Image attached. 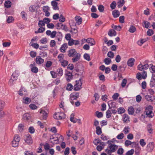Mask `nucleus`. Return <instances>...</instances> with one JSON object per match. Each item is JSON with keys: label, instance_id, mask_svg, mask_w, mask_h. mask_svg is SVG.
Wrapping results in <instances>:
<instances>
[{"label": "nucleus", "instance_id": "nucleus-38", "mask_svg": "<svg viewBox=\"0 0 155 155\" xmlns=\"http://www.w3.org/2000/svg\"><path fill=\"white\" fill-rule=\"evenodd\" d=\"M73 85L71 84L70 83H68L67 85L66 86V90L71 91L73 89Z\"/></svg>", "mask_w": 155, "mask_h": 155}, {"label": "nucleus", "instance_id": "nucleus-30", "mask_svg": "<svg viewBox=\"0 0 155 155\" xmlns=\"http://www.w3.org/2000/svg\"><path fill=\"white\" fill-rule=\"evenodd\" d=\"M45 28H43L41 27H40L39 28L37 31H35V33L36 34H37L38 33H43L45 30Z\"/></svg>", "mask_w": 155, "mask_h": 155}, {"label": "nucleus", "instance_id": "nucleus-32", "mask_svg": "<svg viewBox=\"0 0 155 155\" xmlns=\"http://www.w3.org/2000/svg\"><path fill=\"white\" fill-rule=\"evenodd\" d=\"M87 42L90 43L91 46L95 44V42L93 39L91 38H88L87 40Z\"/></svg>", "mask_w": 155, "mask_h": 155}, {"label": "nucleus", "instance_id": "nucleus-62", "mask_svg": "<svg viewBox=\"0 0 155 155\" xmlns=\"http://www.w3.org/2000/svg\"><path fill=\"white\" fill-rule=\"evenodd\" d=\"M142 78L143 79H145L147 77V73L145 71H143L142 72Z\"/></svg>", "mask_w": 155, "mask_h": 155}, {"label": "nucleus", "instance_id": "nucleus-4", "mask_svg": "<svg viewBox=\"0 0 155 155\" xmlns=\"http://www.w3.org/2000/svg\"><path fill=\"white\" fill-rule=\"evenodd\" d=\"M53 117L55 119H62L65 118V115L64 113L62 112H58L55 113Z\"/></svg>", "mask_w": 155, "mask_h": 155}, {"label": "nucleus", "instance_id": "nucleus-46", "mask_svg": "<svg viewBox=\"0 0 155 155\" xmlns=\"http://www.w3.org/2000/svg\"><path fill=\"white\" fill-rule=\"evenodd\" d=\"M59 21H60L61 22H63L65 21V18L64 17L63 15L62 14H61L60 17H59Z\"/></svg>", "mask_w": 155, "mask_h": 155}, {"label": "nucleus", "instance_id": "nucleus-6", "mask_svg": "<svg viewBox=\"0 0 155 155\" xmlns=\"http://www.w3.org/2000/svg\"><path fill=\"white\" fill-rule=\"evenodd\" d=\"M25 141L27 144L29 145L31 144L32 143L33 140L30 134H28L26 135Z\"/></svg>", "mask_w": 155, "mask_h": 155}, {"label": "nucleus", "instance_id": "nucleus-14", "mask_svg": "<svg viewBox=\"0 0 155 155\" xmlns=\"http://www.w3.org/2000/svg\"><path fill=\"white\" fill-rule=\"evenodd\" d=\"M79 96L78 93H72L70 95V98L71 100H76L78 97Z\"/></svg>", "mask_w": 155, "mask_h": 155}, {"label": "nucleus", "instance_id": "nucleus-21", "mask_svg": "<svg viewBox=\"0 0 155 155\" xmlns=\"http://www.w3.org/2000/svg\"><path fill=\"white\" fill-rule=\"evenodd\" d=\"M66 79L67 81H70L72 78V74L71 73L69 72L65 74Z\"/></svg>", "mask_w": 155, "mask_h": 155}, {"label": "nucleus", "instance_id": "nucleus-35", "mask_svg": "<svg viewBox=\"0 0 155 155\" xmlns=\"http://www.w3.org/2000/svg\"><path fill=\"white\" fill-rule=\"evenodd\" d=\"M11 2L9 1H6L4 4L5 6L7 8H10L11 5Z\"/></svg>", "mask_w": 155, "mask_h": 155}, {"label": "nucleus", "instance_id": "nucleus-8", "mask_svg": "<svg viewBox=\"0 0 155 155\" xmlns=\"http://www.w3.org/2000/svg\"><path fill=\"white\" fill-rule=\"evenodd\" d=\"M77 53V51L74 49H70L68 51V55L69 57H73Z\"/></svg>", "mask_w": 155, "mask_h": 155}, {"label": "nucleus", "instance_id": "nucleus-34", "mask_svg": "<svg viewBox=\"0 0 155 155\" xmlns=\"http://www.w3.org/2000/svg\"><path fill=\"white\" fill-rule=\"evenodd\" d=\"M104 62L106 64L109 65L111 62V61L110 58H107L104 60Z\"/></svg>", "mask_w": 155, "mask_h": 155}, {"label": "nucleus", "instance_id": "nucleus-27", "mask_svg": "<svg viewBox=\"0 0 155 155\" xmlns=\"http://www.w3.org/2000/svg\"><path fill=\"white\" fill-rule=\"evenodd\" d=\"M116 32L114 30H110L108 32V35L110 37L116 36Z\"/></svg>", "mask_w": 155, "mask_h": 155}, {"label": "nucleus", "instance_id": "nucleus-41", "mask_svg": "<svg viewBox=\"0 0 155 155\" xmlns=\"http://www.w3.org/2000/svg\"><path fill=\"white\" fill-rule=\"evenodd\" d=\"M118 113L119 114H122L125 112V110L123 107H120L118 109Z\"/></svg>", "mask_w": 155, "mask_h": 155}, {"label": "nucleus", "instance_id": "nucleus-58", "mask_svg": "<svg viewBox=\"0 0 155 155\" xmlns=\"http://www.w3.org/2000/svg\"><path fill=\"white\" fill-rule=\"evenodd\" d=\"M136 77L138 80H140L142 78V74L140 72H138L137 73Z\"/></svg>", "mask_w": 155, "mask_h": 155}, {"label": "nucleus", "instance_id": "nucleus-10", "mask_svg": "<svg viewBox=\"0 0 155 155\" xmlns=\"http://www.w3.org/2000/svg\"><path fill=\"white\" fill-rule=\"evenodd\" d=\"M44 61V59L42 58L40 56H37L36 58L35 61L36 63L38 64H43Z\"/></svg>", "mask_w": 155, "mask_h": 155}, {"label": "nucleus", "instance_id": "nucleus-43", "mask_svg": "<svg viewBox=\"0 0 155 155\" xmlns=\"http://www.w3.org/2000/svg\"><path fill=\"white\" fill-rule=\"evenodd\" d=\"M64 57V55L63 54H60L58 56V58L59 59V61L60 62L63 60Z\"/></svg>", "mask_w": 155, "mask_h": 155}, {"label": "nucleus", "instance_id": "nucleus-61", "mask_svg": "<svg viewBox=\"0 0 155 155\" xmlns=\"http://www.w3.org/2000/svg\"><path fill=\"white\" fill-rule=\"evenodd\" d=\"M71 150L74 155L77 153V151L76 150V148L74 147H72L71 148Z\"/></svg>", "mask_w": 155, "mask_h": 155}, {"label": "nucleus", "instance_id": "nucleus-47", "mask_svg": "<svg viewBox=\"0 0 155 155\" xmlns=\"http://www.w3.org/2000/svg\"><path fill=\"white\" fill-rule=\"evenodd\" d=\"M104 7L102 5H100L98 7V9L100 12H104Z\"/></svg>", "mask_w": 155, "mask_h": 155}, {"label": "nucleus", "instance_id": "nucleus-24", "mask_svg": "<svg viewBox=\"0 0 155 155\" xmlns=\"http://www.w3.org/2000/svg\"><path fill=\"white\" fill-rule=\"evenodd\" d=\"M57 74L60 77H61L63 74V71L62 68H58L57 71Z\"/></svg>", "mask_w": 155, "mask_h": 155}, {"label": "nucleus", "instance_id": "nucleus-2", "mask_svg": "<svg viewBox=\"0 0 155 155\" xmlns=\"http://www.w3.org/2000/svg\"><path fill=\"white\" fill-rule=\"evenodd\" d=\"M76 84L74 86V90L75 91H78L80 90L81 88V86L82 83V79L81 78L79 79V80L76 81Z\"/></svg>", "mask_w": 155, "mask_h": 155}, {"label": "nucleus", "instance_id": "nucleus-12", "mask_svg": "<svg viewBox=\"0 0 155 155\" xmlns=\"http://www.w3.org/2000/svg\"><path fill=\"white\" fill-rule=\"evenodd\" d=\"M51 5L52 6V8L54 10H58L59 9L58 5V3L55 1H52L51 2Z\"/></svg>", "mask_w": 155, "mask_h": 155}, {"label": "nucleus", "instance_id": "nucleus-7", "mask_svg": "<svg viewBox=\"0 0 155 155\" xmlns=\"http://www.w3.org/2000/svg\"><path fill=\"white\" fill-rule=\"evenodd\" d=\"M81 56V54L79 53H77L72 57V62L74 63L78 61L80 58Z\"/></svg>", "mask_w": 155, "mask_h": 155}, {"label": "nucleus", "instance_id": "nucleus-25", "mask_svg": "<svg viewBox=\"0 0 155 155\" xmlns=\"http://www.w3.org/2000/svg\"><path fill=\"white\" fill-rule=\"evenodd\" d=\"M75 20L77 23L78 25L81 24L82 23V18L80 16H76L75 18Z\"/></svg>", "mask_w": 155, "mask_h": 155}, {"label": "nucleus", "instance_id": "nucleus-5", "mask_svg": "<svg viewBox=\"0 0 155 155\" xmlns=\"http://www.w3.org/2000/svg\"><path fill=\"white\" fill-rule=\"evenodd\" d=\"M149 67V65L147 63L143 65L142 64H140L138 65L137 67L138 69L140 71L147 70Z\"/></svg>", "mask_w": 155, "mask_h": 155}, {"label": "nucleus", "instance_id": "nucleus-42", "mask_svg": "<svg viewBox=\"0 0 155 155\" xmlns=\"http://www.w3.org/2000/svg\"><path fill=\"white\" fill-rule=\"evenodd\" d=\"M118 3V7L120 8L122 6L124 3V0H119Z\"/></svg>", "mask_w": 155, "mask_h": 155}, {"label": "nucleus", "instance_id": "nucleus-55", "mask_svg": "<svg viewBox=\"0 0 155 155\" xmlns=\"http://www.w3.org/2000/svg\"><path fill=\"white\" fill-rule=\"evenodd\" d=\"M142 97L140 95H137L136 97V100L137 102H140L141 100Z\"/></svg>", "mask_w": 155, "mask_h": 155}, {"label": "nucleus", "instance_id": "nucleus-57", "mask_svg": "<svg viewBox=\"0 0 155 155\" xmlns=\"http://www.w3.org/2000/svg\"><path fill=\"white\" fill-rule=\"evenodd\" d=\"M146 40L145 39H141L140 41H138L137 42L138 45L140 46H141L144 43Z\"/></svg>", "mask_w": 155, "mask_h": 155}, {"label": "nucleus", "instance_id": "nucleus-1", "mask_svg": "<svg viewBox=\"0 0 155 155\" xmlns=\"http://www.w3.org/2000/svg\"><path fill=\"white\" fill-rule=\"evenodd\" d=\"M152 107L151 106H149L146 108L144 112L147 116L146 117H148L150 118H152L154 116V114L152 111Z\"/></svg>", "mask_w": 155, "mask_h": 155}, {"label": "nucleus", "instance_id": "nucleus-23", "mask_svg": "<svg viewBox=\"0 0 155 155\" xmlns=\"http://www.w3.org/2000/svg\"><path fill=\"white\" fill-rule=\"evenodd\" d=\"M120 14L118 10H115L112 12V15L113 17L115 18L119 17Z\"/></svg>", "mask_w": 155, "mask_h": 155}, {"label": "nucleus", "instance_id": "nucleus-31", "mask_svg": "<svg viewBox=\"0 0 155 155\" xmlns=\"http://www.w3.org/2000/svg\"><path fill=\"white\" fill-rule=\"evenodd\" d=\"M23 102L26 104H28L31 102V99L29 97H27L25 99L23 98Z\"/></svg>", "mask_w": 155, "mask_h": 155}, {"label": "nucleus", "instance_id": "nucleus-64", "mask_svg": "<svg viewBox=\"0 0 155 155\" xmlns=\"http://www.w3.org/2000/svg\"><path fill=\"white\" fill-rule=\"evenodd\" d=\"M134 153V150L132 149L127 152V155H132Z\"/></svg>", "mask_w": 155, "mask_h": 155}, {"label": "nucleus", "instance_id": "nucleus-40", "mask_svg": "<svg viewBox=\"0 0 155 155\" xmlns=\"http://www.w3.org/2000/svg\"><path fill=\"white\" fill-rule=\"evenodd\" d=\"M96 134L98 135L101 134L102 133L101 128L100 127H96Z\"/></svg>", "mask_w": 155, "mask_h": 155}, {"label": "nucleus", "instance_id": "nucleus-39", "mask_svg": "<svg viewBox=\"0 0 155 155\" xmlns=\"http://www.w3.org/2000/svg\"><path fill=\"white\" fill-rule=\"evenodd\" d=\"M4 102L2 101H0V112H2V114L3 113V112L2 111V110L3 107H4Z\"/></svg>", "mask_w": 155, "mask_h": 155}, {"label": "nucleus", "instance_id": "nucleus-11", "mask_svg": "<svg viewBox=\"0 0 155 155\" xmlns=\"http://www.w3.org/2000/svg\"><path fill=\"white\" fill-rule=\"evenodd\" d=\"M48 111L47 110L45 111L42 110H41L40 113L42 114V118L44 120H46L48 117Z\"/></svg>", "mask_w": 155, "mask_h": 155}, {"label": "nucleus", "instance_id": "nucleus-51", "mask_svg": "<svg viewBox=\"0 0 155 155\" xmlns=\"http://www.w3.org/2000/svg\"><path fill=\"white\" fill-rule=\"evenodd\" d=\"M111 115V113L110 110H108L106 112V117L107 118H110Z\"/></svg>", "mask_w": 155, "mask_h": 155}, {"label": "nucleus", "instance_id": "nucleus-22", "mask_svg": "<svg viewBox=\"0 0 155 155\" xmlns=\"http://www.w3.org/2000/svg\"><path fill=\"white\" fill-rule=\"evenodd\" d=\"M150 65H151L150 68V72L152 73V76L155 77V66H153L152 64H150Z\"/></svg>", "mask_w": 155, "mask_h": 155}, {"label": "nucleus", "instance_id": "nucleus-15", "mask_svg": "<svg viewBox=\"0 0 155 155\" xmlns=\"http://www.w3.org/2000/svg\"><path fill=\"white\" fill-rule=\"evenodd\" d=\"M31 118V115L27 113L24 114L23 116V119L24 121H28L30 120Z\"/></svg>", "mask_w": 155, "mask_h": 155}, {"label": "nucleus", "instance_id": "nucleus-59", "mask_svg": "<svg viewBox=\"0 0 155 155\" xmlns=\"http://www.w3.org/2000/svg\"><path fill=\"white\" fill-rule=\"evenodd\" d=\"M56 44L55 41L54 40H51L50 43V45L51 48L54 47Z\"/></svg>", "mask_w": 155, "mask_h": 155}, {"label": "nucleus", "instance_id": "nucleus-13", "mask_svg": "<svg viewBox=\"0 0 155 155\" xmlns=\"http://www.w3.org/2000/svg\"><path fill=\"white\" fill-rule=\"evenodd\" d=\"M145 99L148 101L152 102L155 99L154 96L151 95H147L145 96Z\"/></svg>", "mask_w": 155, "mask_h": 155}, {"label": "nucleus", "instance_id": "nucleus-49", "mask_svg": "<svg viewBox=\"0 0 155 155\" xmlns=\"http://www.w3.org/2000/svg\"><path fill=\"white\" fill-rule=\"evenodd\" d=\"M116 7V2L115 1H113L110 5V7L112 9L115 8Z\"/></svg>", "mask_w": 155, "mask_h": 155}, {"label": "nucleus", "instance_id": "nucleus-60", "mask_svg": "<svg viewBox=\"0 0 155 155\" xmlns=\"http://www.w3.org/2000/svg\"><path fill=\"white\" fill-rule=\"evenodd\" d=\"M63 25V24L61 23H58L56 25V26L57 27V29H59L60 28H62Z\"/></svg>", "mask_w": 155, "mask_h": 155}, {"label": "nucleus", "instance_id": "nucleus-19", "mask_svg": "<svg viewBox=\"0 0 155 155\" xmlns=\"http://www.w3.org/2000/svg\"><path fill=\"white\" fill-rule=\"evenodd\" d=\"M150 86L152 87L155 86V77L152 76L150 83Z\"/></svg>", "mask_w": 155, "mask_h": 155}, {"label": "nucleus", "instance_id": "nucleus-53", "mask_svg": "<svg viewBox=\"0 0 155 155\" xmlns=\"http://www.w3.org/2000/svg\"><path fill=\"white\" fill-rule=\"evenodd\" d=\"M38 25L39 27H42L45 25V23L43 20H40L39 21Z\"/></svg>", "mask_w": 155, "mask_h": 155}, {"label": "nucleus", "instance_id": "nucleus-50", "mask_svg": "<svg viewBox=\"0 0 155 155\" xmlns=\"http://www.w3.org/2000/svg\"><path fill=\"white\" fill-rule=\"evenodd\" d=\"M60 62L61 64V65L64 67L66 66L68 64V62L66 60H63Z\"/></svg>", "mask_w": 155, "mask_h": 155}, {"label": "nucleus", "instance_id": "nucleus-20", "mask_svg": "<svg viewBox=\"0 0 155 155\" xmlns=\"http://www.w3.org/2000/svg\"><path fill=\"white\" fill-rule=\"evenodd\" d=\"M68 47L67 44V43L64 44L61 47L60 50L61 52L64 53L65 52V50H66Z\"/></svg>", "mask_w": 155, "mask_h": 155}, {"label": "nucleus", "instance_id": "nucleus-56", "mask_svg": "<svg viewBox=\"0 0 155 155\" xmlns=\"http://www.w3.org/2000/svg\"><path fill=\"white\" fill-rule=\"evenodd\" d=\"M28 131L31 134H33L35 131V130L33 127H30L28 128Z\"/></svg>", "mask_w": 155, "mask_h": 155}, {"label": "nucleus", "instance_id": "nucleus-52", "mask_svg": "<svg viewBox=\"0 0 155 155\" xmlns=\"http://www.w3.org/2000/svg\"><path fill=\"white\" fill-rule=\"evenodd\" d=\"M84 57L85 60L88 61L90 60V57L88 54L85 53L84 55Z\"/></svg>", "mask_w": 155, "mask_h": 155}, {"label": "nucleus", "instance_id": "nucleus-54", "mask_svg": "<svg viewBox=\"0 0 155 155\" xmlns=\"http://www.w3.org/2000/svg\"><path fill=\"white\" fill-rule=\"evenodd\" d=\"M101 142V140L99 139H94L93 141L94 144L96 145H97L98 144L100 143Z\"/></svg>", "mask_w": 155, "mask_h": 155}, {"label": "nucleus", "instance_id": "nucleus-26", "mask_svg": "<svg viewBox=\"0 0 155 155\" xmlns=\"http://www.w3.org/2000/svg\"><path fill=\"white\" fill-rule=\"evenodd\" d=\"M74 115L73 114H71V117H70V120L71 122H73L74 123H76L77 121H78V123H80V120H78L74 118Z\"/></svg>", "mask_w": 155, "mask_h": 155}, {"label": "nucleus", "instance_id": "nucleus-63", "mask_svg": "<svg viewBox=\"0 0 155 155\" xmlns=\"http://www.w3.org/2000/svg\"><path fill=\"white\" fill-rule=\"evenodd\" d=\"M119 94L117 93H115L112 96V98L114 100H116L119 97Z\"/></svg>", "mask_w": 155, "mask_h": 155}, {"label": "nucleus", "instance_id": "nucleus-3", "mask_svg": "<svg viewBox=\"0 0 155 155\" xmlns=\"http://www.w3.org/2000/svg\"><path fill=\"white\" fill-rule=\"evenodd\" d=\"M20 140V137L18 135L15 136L14 139L12 141V146L15 147H18V146L19 142Z\"/></svg>", "mask_w": 155, "mask_h": 155}, {"label": "nucleus", "instance_id": "nucleus-9", "mask_svg": "<svg viewBox=\"0 0 155 155\" xmlns=\"http://www.w3.org/2000/svg\"><path fill=\"white\" fill-rule=\"evenodd\" d=\"M135 61V60L134 58H130L127 61V64L129 67H133L134 65Z\"/></svg>", "mask_w": 155, "mask_h": 155}, {"label": "nucleus", "instance_id": "nucleus-45", "mask_svg": "<svg viewBox=\"0 0 155 155\" xmlns=\"http://www.w3.org/2000/svg\"><path fill=\"white\" fill-rule=\"evenodd\" d=\"M31 70L32 72L34 73H36L38 71V69L36 67H33L31 68Z\"/></svg>", "mask_w": 155, "mask_h": 155}, {"label": "nucleus", "instance_id": "nucleus-48", "mask_svg": "<svg viewBox=\"0 0 155 155\" xmlns=\"http://www.w3.org/2000/svg\"><path fill=\"white\" fill-rule=\"evenodd\" d=\"M112 28L117 31H120L121 28V27L120 26H117L114 25H113Z\"/></svg>", "mask_w": 155, "mask_h": 155}, {"label": "nucleus", "instance_id": "nucleus-28", "mask_svg": "<svg viewBox=\"0 0 155 155\" xmlns=\"http://www.w3.org/2000/svg\"><path fill=\"white\" fill-rule=\"evenodd\" d=\"M143 26L145 28H148L150 25V23L147 21H144L143 22Z\"/></svg>", "mask_w": 155, "mask_h": 155}, {"label": "nucleus", "instance_id": "nucleus-16", "mask_svg": "<svg viewBox=\"0 0 155 155\" xmlns=\"http://www.w3.org/2000/svg\"><path fill=\"white\" fill-rule=\"evenodd\" d=\"M154 144L153 142H150L147 146V149L148 151L151 152L153 149Z\"/></svg>", "mask_w": 155, "mask_h": 155}, {"label": "nucleus", "instance_id": "nucleus-17", "mask_svg": "<svg viewBox=\"0 0 155 155\" xmlns=\"http://www.w3.org/2000/svg\"><path fill=\"white\" fill-rule=\"evenodd\" d=\"M109 106V109H111L112 108H115L116 107V103L112 100L109 101L108 102Z\"/></svg>", "mask_w": 155, "mask_h": 155}, {"label": "nucleus", "instance_id": "nucleus-29", "mask_svg": "<svg viewBox=\"0 0 155 155\" xmlns=\"http://www.w3.org/2000/svg\"><path fill=\"white\" fill-rule=\"evenodd\" d=\"M136 30L135 27L133 25H131L128 31L130 33H134Z\"/></svg>", "mask_w": 155, "mask_h": 155}, {"label": "nucleus", "instance_id": "nucleus-36", "mask_svg": "<svg viewBox=\"0 0 155 155\" xmlns=\"http://www.w3.org/2000/svg\"><path fill=\"white\" fill-rule=\"evenodd\" d=\"M128 113L129 114L132 115L134 113V109L132 107H130L128 109Z\"/></svg>", "mask_w": 155, "mask_h": 155}, {"label": "nucleus", "instance_id": "nucleus-37", "mask_svg": "<svg viewBox=\"0 0 155 155\" xmlns=\"http://www.w3.org/2000/svg\"><path fill=\"white\" fill-rule=\"evenodd\" d=\"M18 76V73H17L16 71L14 72L12 75V78H13L14 80H16L17 79V77Z\"/></svg>", "mask_w": 155, "mask_h": 155}, {"label": "nucleus", "instance_id": "nucleus-44", "mask_svg": "<svg viewBox=\"0 0 155 155\" xmlns=\"http://www.w3.org/2000/svg\"><path fill=\"white\" fill-rule=\"evenodd\" d=\"M107 56L110 58H113L114 56V53L112 51H109L107 54Z\"/></svg>", "mask_w": 155, "mask_h": 155}, {"label": "nucleus", "instance_id": "nucleus-33", "mask_svg": "<svg viewBox=\"0 0 155 155\" xmlns=\"http://www.w3.org/2000/svg\"><path fill=\"white\" fill-rule=\"evenodd\" d=\"M48 40L46 38H43L40 40V42L41 44H45L48 42Z\"/></svg>", "mask_w": 155, "mask_h": 155}, {"label": "nucleus", "instance_id": "nucleus-18", "mask_svg": "<svg viewBox=\"0 0 155 155\" xmlns=\"http://www.w3.org/2000/svg\"><path fill=\"white\" fill-rule=\"evenodd\" d=\"M109 147L111 153L112 152H115L118 146L115 144H111L109 146Z\"/></svg>", "mask_w": 155, "mask_h": 155}]
</instances>
